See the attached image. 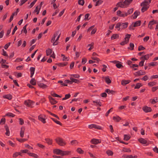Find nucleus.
Segmentation results:
<instances>
[{
  "label": "nucleus",
  "mask_w": 158,
  "mask_h": 158,
  "mask_svg": "<svg viewBox=\"0 0 158 158\" xmlns=\"http://www.w3.org/2000/svg\"><path fill=\"white\" fill-rule=\"evenodd\" d=\"M30 83L33 85H36V81L34 78H32L30 81Z\"/></svg>",
  "instance_id": "a18cd8bd"
},
{
  "label": "nucleus",
  "mask_w": 158,
  "mask_h": 158,
  "mask_svg": "<svg viewBox=\"0 0 158 158\" xmlns=\"http://www.w3.org/2000/svg\"><path fill=\"white\" fill-rule=\"evenodd\" d=\"M94 42H92L90 44H88L87 46V47H90V48L88 49V50L89 51L91 50L92 49H93L94 47Z\"/></svg>",
  "instance_id": "393cba45"
},
{
  "label": "nucleus",
  "mask_w": 158,
  "mask_h": 158,
  "mask_svg": "<svg viewBox=\"0 0 158 158\" xmlns=\"http://www.w3.org/2000/svg\"><path fill=\"white\" fill-rule=\"evenodd\" d=\"M60 34L59 31H57L54 34L53 37L52 38L51 42L53 43V45L55 46L57 45L58 43V40L60 37Z\"/></svg>",
  "instance_id": "f257e3e1"
},
{
  "label": "nucleus",
  "mask_w": 158,
  "mask_h": 158,
  "mask_svg": "<svg viewBox=\"0 0 158 158\" xmlns=\"http://www.w3.org/2000/svg\"><path fill=\"white\" fill-rule=\"evenodd\" d=\"M132 1V0H125L123 2L125 7H127V6H128Z\"/></svg>",
  "instance_id": "f3484780"
},
{
  "label": "nucleus",
  "mask_w": 158,
  "mask_h": 158,
  "mask_svg": "<svg viewBox=\"0 0 158 158\" xmlns=\"http://www.w3.org/2000/svg\"><path fill=\"white\" fill-rule=\"evenodd\" d=\"M87 61L86 59L85 58H83L82 59L81 63L83 64H84Z\"/></svg>",
  "instance_id": "0e129e2a"
},
{
  "label": "nucleus",
  "mask_w": 158,
  "mask_h": 158,
  "mask_svg": "<svg viewBox=\"0 0 158 158\" xmlns=\"http://www.w3.org/2000/svg\"><path fill=\"white\" fill-rule=\"evenodd\" d=\"M117 6H118L120 7L121 8L125 7L124 6V4L123 2V3L121 2L118 3L117 4Z\"/></svg>",
  "instance_id": "c9c22d12"
},
{
  "label": "nucleus",
  "mask_w": 158,
  "mask_h": 158,
  "mask_svg": "<svg viewBox=\"0 0 158 158\" xmlns=\"http://www.w3.org/2000/svg\"><path fill=\"white\" fill-rule=\"evenodd\" d=\"M48 98L49 100V101L52 104H55L57 103V102L52 97L49 96L48 97Z\"/></svg>",
  "instance_id": "4468645a"
},
{
  "label": "nucleus",
  "mask_w": 158,
  "mask_h": 158,
  "mask_svg": "<svg viewBox=\"0 0 158 158\" xmlns=\"http://www.w3.org/2000/svg\"><path fill=\"white\" fill-rule=\"evenodd\" d=\"M40 8L39 9V6H37L36 7L35 9L34 10V12H37V14L39 13Z\"/></svg>",
  "instance_id": "e2e57ef3"
},
{
  "label": "nucleus",
  "mask_w": 158,
  "mask_h": 158,
  "mask_svg": "<svg viewBox=\"0 0 158 158\" xmlns=\"http://www.w3.org/2000/svg\"><path fill=\"white\" fill-rule=\"evenodd\" d=\"M106 153L108 156H112L113 154V152L110 150L106 151Z\"/></svg>",
  "instance_id": "5fc2aeb1"
},
{
  "label": "nucleus",
  "mask_w": 158,
  "mask_h": 158,
  "mask_svg": "<svg viewBox=\"0 0 158 158\" xmlns=\"http://www.w3.org/2000/svg\"><path fill=\"white\" fill-rule=\"evenodd\" d=\"M143 6L141 9V11L143 12L147 10L149 7L148 6Z\"/></svg>",
  "instance_id": "37998d69"
},
{
  "label": "nucleus",
  "mask_w": 158,
  "mask_h": 158,
  "mask_svg": "<svg viewBox=\"0 0 158 158\" xmlns=\"http://www.w3.org/2000/svg\"><path fill=\"white\" fill-rule=\"evenodd\" d=\"M141 86H142V85L141 83H138L136 85L135 87V89H138Z\"/></svg>",
  "instance_id": "8fccbe9b"
},
{
  "label": "nucleus",
  "mask_w": 158,
  "mask_h": 158,
  "mask_svg": "<svg viewBox=\"0 0 158 158\" xmlns=\"http://www.w3.org/2000/svg\"><path fill=\"white\" fill-rule=\"evenodd\" d=\"M52 119L56 124L60 125H62V123L59 121L53 118H52Z\"/></svg>",
  "instance_id": "864d4df0"
},
{
  "label": "nucleus",
  "mask_w": 158,
  "mask_h": 158,
  "mask_svg": "<svg viewBox=\"0 0 158 158\" xmlns=\"http://www.w3.org/2000/svg\"><path fill=\"white\" fill-rule=\"evenodd\" d=\"M97 30V29L96 28H94L92 30L91 34V35L94 34L96 32Z\"/></svg>",
  "instance_id": "774afa93"
},
{
  "label": "nucleus",
  "mask_w": 158,
  "mask_h": 158,
  "mask_svg": "<svg viewBox=\"0 0 158 158\" xmlns=\"http://www.w3.org/2000/svg\"><path fill=\"white\" fill-rule=\"evenodd\" d=\"M52 51V49L48 48L46 50V53L47 56H50L51 55Z\"/></svg>",
  "instance_id": "cd10ccee"
},
{
  "label": "nucleus",
  "mask_w": 158,
  "mask_h": 158,
  "mask_svg": "<svg viewBox=\"0 0 158 158\" xmlns=\"http://www.w3.org/2000/svg\"><path fill=\"white\" fill-rule=\"evenodd\" d=\"M151 0H145L142 3L141 6H148V5L150 3Z\"/></svg>",
  "instance_id": "ddd939ff"
},
{
  "label": "nucleus",
  "mask_w": 158,
  "mask_h": 158,
  "mask_svg": "<svg viewBox=\"0 0 158 158\" xmlns=\"http://www.w3.org/2000/svg\"><path fill=\"white\" fill-rule=\"evenodd\" d=\"M44 117V115L41 114L39 115L38 117L39 119L44 123H46Z\"/></svg>",
  "instance_id": "f8f14e48"
},
{
  "label": "nucleus",
  "mask_w": 158,
  "mask_h": 158,
  "mask_svg": "<svg viewBox=\"0 0 158 158\" xmlns=\"http://www.w3.org/2000/svg\"><path fill=\"white\" fill-rule=\"evenodd\" d=\"M45 140L48 144L51 145L52 143V140L51 139L47 138L45 139Z\"/></svg>",
  "instance_id": "4c0bfd02"
},
{
  "label": "nucleus",
  "mask_w": 158,
  "mask_h": 158,
  "mask_svg": "<svg viewBox=\"0 0 158 158\" xmlns=\"http://www.w3.org/2000/svg\"><path fill=\"white\" fill-rule=\"evenodd\" d=\"M25 131V128L24 127H22L21 128L20 133V137L23 138L24 137Z\"/></svg>",
  "instance_id": "2eb2a0df"
},
{
  "label": "nucleus",
  "mask_w": 158,
  "mask_h": 158,
  "mask_svg": "<svg viewBox=\"0 0 158 158\" xmlns=\"http://www.w3.org/2000/svg\"><path fill=\"white\" fill-rule=\"evenodd\" d=\"M30 71L31 73L30 77H32L33 75L34 74V72L35 71V68L33 67H31L30 68Z\"/></svg>",
  "instance_id": "6ab92c4d"
},
{
  "label": "nucleus",
  "mask_w": 158,
  "mask_h": 158,
  "mask_svg": "<svg viewBox=\"0 0 158 158\" xmlns=\"http://www.w3.org/2000/svg\"><path fill=\"white\" fill-rule=\"evenodd\" d=\"M5 128L6 131L5 133L6 135L7 136H9L10 134V132L8 127L6 125L5 126Z\"/></svg>",
  "instance_id": "4be33fe9"
},
{
  "label": "nucleus",
  "mask_w": 158,
  "mask_h": 158,
  "mask_svg": "<svg viewBox=\"0 0 158 158\" xmlns=\"http://www.w3.org/2000/svg\"><path fill=\"white\" fill-rule=\"evenodd\" d=\"M19 155L22 156L21 153L20 152H15L13 154V157L14 158H16Z\"/></svg>",
  "instance_id": "e433bc0d"
},
{
  "label": "nucleus",
  "mask_w": 158,
  "mask_h": 158,
  "mask_svg": "<svg viewBox=\"0 0 158 158\" xmlns=\"http://www.w3.org/2000/svg\"><path fill=\"white\" fill-rule=\"evenodd\" d=\"M149 57H150V55L149 54H148L145 55L144 56H142L140 58V59H143V60H147L149 59Z\"/></svg>",
  "instance_id": "b1692460"
},
{
  "label": "nucleus",
  "mask_w": 158,
  "mask_h": 158,
  "mask_svg": "<svg viewBox=\"0 0 158 158\" xmlns=\"http://www.w3.org/2000/svg\"><path fill=\"white\" fill-rule=\"evenodd\" d=\"M28 150L27 149H24V150H20V152L25 153H29L28 152Z\"/></svg>",
  "instance_id": "052dcab7"
},
{
  "label": "nucleus",
  "mask_w": 158,
  "mask_h": 158,
  "mask_svg": "<svg viewBox=\"0 0 158 158\" xmlns=\"http://www.w3.org/2000/svg\"><path fill=\"white\" fill-rule=\"evenodd\" d=\"M88 153L89 154V156L93 158H97V157H96L95 154H93V153L89 152Z\"/></svg>",
  "instance_id": "6e6d98bb"
},
{
  "label": "nucleus",
  "mask_w": 158,
  "mask_h": 158,
  "mask_svg": "<svg viewBox=\"0 0 158 158\" xmlns=\"http://www.w3.org/2000/svg\"><path fill=\"white\" fill-rule=\"evenodd\" d=\"M119 37V35L117 34H114L111 37V39L113 40L117 39Z\"/></svg>",
  "instance_id": "473e14b6"
},
{
  "label": "nucleus",
  "mask_w": 158,
  "mask_h": 158,
  "mask_svg": "<svg viewBox=\"0 0 158 158\" xmlns=\"http://www.w3.org/2000/svg\"><path fill=\"white\" fill-rule=\"evenodd\" d=\"M6 122V119L5 118H2L0 122V124H3Z\"/></svg>",
  "instance_id": "13d9d810"
},
{
  "label": "nucleus",
  "mask_w": 158,
  "mask_h": 158,
  "mask_svg": "<svg viewBox=\"0 0 158 158\" xmlns=\"http://www.w3.org/2000/svg\"><path fill=\"white\" fill-rule=\"evenodd\" d=\"M37 1V0H34L33 2H32L31 3L30 5L29 6V8H31L35 4V2H36Z\"/></svg>",
  "instance_id": "680f3d73"
},
{
  "label": "nucleus",
  "mask_w": 158,
  "mask_h": 158,
  "mask_svg": "<svg viewBox=\"0 0 158 158\" xmlns=\"http://www.w3.org/2000/svg\"><path fill=\"white\" fill-rule=\"evenodd\" d=\"M102 1L101 0H98L96 1L95 5V6H97L101 5V4H102Z\"/></svg>",
  "instance_id": "de8ad7c7"
},
{
  "label": "nucleus",
  "mask_w": 158,
  "mask_h": 158,
  "mask_svg": "<svg viewBox=\"0 0 158 158\" xmlns=\"http://www.w3.org/2000/svg\"><path fill=\"white\" fill-rule=\"evenodd\" d=\"M55 140L57 143L60 146H64L66 144L65 142L60 138H57Z\"/></svg>",
  "instance_id": "f03ea898"
},
{
  "label": "nucleus",
  "mask_w": 158,
  "mask_h": 158,
  "mask_svg": "<svg viewBox=\"0 0 158 158\" xmlns=\"http://www.w3.org/2000/svg\"><path fill=\"white\" fill-rule=\"evenodd\" d=\"M70 143L72 145H76L77 144V142L76 140H72Z\"/></svg>",
  "instance_id": "bf43d9fd"
},
{
  "label": "nucleus",
  "mask_w": 158,
  "mask_h": 158,
  "mask_svg": "<svg viewBox=\"0 0 158 158\" xmlns=\"http://www.w3.org/2000/svg\"><path fill=\"white\" fill-rule=\"evenodd\" d=\"M71 153V151H62L61 156H64L69 155Z\"/></svg>",
  "instance_id": "a211bd4d"
},
{
  "label": "nucleus",
  "mask_w": 158,
  "mask_h": 158,
  "mask_svg": "<svg viewBox=\"0 0 158 158\" xmlns=\"http://www.w3.org/2000/svg\"><path fill=\"white\" fill-rule=\"evenodd\" d=\"M105 81L108 84L110 83L111 82L110 80L108 77H106L105 78Z\"/></svg>",
  "instance_id": "3c124183"
},
{
  "label": "nucleus",
  "mask_w": 158,
  "mask_h": 158,
  "mask_svg": "<svg viewBox=\"0 0 158 158\" xmlns=\"http://www.w3.org/2000/svg\"><path fill=\"white\" fill-rule=\"evenodd\" d=\"M71 97V95L70 94H66L65 97L62 99V100H64L69 98Z\"/></svg>",
  "instance_id": "58836bf2"
},
{
  "label": "nucleus",
  "mask_w": 158,
  "mask_h": 158,
  "mask_svg": "<svg viewBox=\"0 0 158 158\" xmlns=\"http://www.w3.org/2000/svg\"><path fill=\"white\" fill-rule=\"evenodd\" d=\"M139 141L142 144L145 145H148V143L147 142V141L145 139L141 138L139 139Z\"/></svg>",
  "instance_id": "0eeeda50"
},
{
  "label": "nucleus",
  "mask_w": 158,
  "mask_h": 158,
  "mask_svg": "<svg viewBox=\"0 0 158 158\" xmlns=\"http://www.w3.org/2000/svg\"><path fill=\"white\" fill-rule=\"evenodd\" d=\"M117 15L120 16L124 17L127 15V13L121 12L120 10L117 11Z\"/></svg>",
  "instance_id": "1a4fd4ad"
},
{
  "label": "nucleus",
  "mask_w": 158,
  "mask_h": 158,
  "mask_svg": "<svg viewBox=\"0 0 158 158\" xmlns=\"http://www.w3.org/2000/svg\"><path fill=\"white\" fill-rule=\"evenodd\" d=\"M16 139L20 143H23L27 140V139H19L18 138H16Z\"/></svg>",
  "instance_id": "f704fd0d"
},
{
  "label": "nucleus",
  "mask_w": 158,
  "mask_h": 158,
  "mask_svg": "<svg viewBox=\"0 0 158 158\" xmlns=\"http://www.w3.org/2000/svg\"><path fill=\"white\" fill-rule=\"evenodd\" d=\"M15 76L17 78L21 77L22 76V74L20 73H17V74L15 75Z\"/></svg>",
  "instance_id": "69168bd1"
},
{
  "label": "nucleus",
  "mask_w": 158,
  "mask_h": 158,
  "mask_svg": "<svg viewBox=\"0 0 158 158\" xmlns=\"http://www.w3.org/2000/svg\"><path fill=\"white\" fill-rule=\"evenodd\" d=\"M130 138V136L129 135H124V140L126 141L129 140Z\"/></svg>",
  "instance_id": "2f4dec72"
},
{
  "label": "nucleus",
  "mask_w": 158,
  "mask_h": 158,
  "mask_svg": "<svg viewBox=\"0 0 158 158\" xmlns=\"http://www.w3.org/2000/svg\"><path fill=\"white\" fill-rule=\"evenodd\" d=\"M131 82V81L130 80H123L121 81V84L123 85H125L128 83Z\"/></svg>",
  "instance_id": "412c9836"
},
{
  "label": "nucleus",
  "mask_w": 158,
  "mask_h": 158,
  "mask_svg": "<svg viewBox=\"0 0 158 158\" xmlns=\"http://www.w3.org/2000/svg\"><path fill=\"white\" fill-rule=\"evenodd\" d=\"M143 110L146 113L150 112L152 111V109L151 107L147 106L143 107L142 108Z\"/></svg>",
  "instance_id": "6e6552de"
},
{
  "label": "nucleus",
  "mask_w": 158,
  "mask_h": 158,
  "mask_svg": "<svg viewBox=\"0 0 158 158\" xmlns=\"http://www.w3.org/2000/svg\"><path fill=\"white\" fill-rule=\"evenodd\" d=\"M8 143L12 147H14L15 146V143H13L11 141H9Z\"/></svg>",
  "instance_id": "338daca9"
},
{
  "label": "nucleus",
  "mask_w": 158,
  "mask_h": 158,
  "mask_svg": "<svg viewBox=\"0 0 158 158\" xmlns=\"http://www.w3.org/2000/svg\"><path fill=\"white\" fill-rule=\"evenodd\" d=\"M137 73L139 75H145L146 74V73L143 71L142 70H140L139 71L137 72Z\"/></svg>",
  "instance_id": "ea45409f"
},
{
  "label": "nucleus",
  "mask_w": 158,
  "mask_h": 158,
  "mask_svg": "<svg viewBox=\"0 0 158 158\" xmlns=\"http://www.w3.org/2000/svg\"><path fill=\"white\" fill-rule=\"evenodd\" d=\"M141 23L140 20H138L136 21L134 23L132 24L130 27V29H133V30L134 29L133 28V27H135L138 26L140 25Z\"/></svg>",
  "instance_id": "20e7f679"
},
{
  "label": "nucleus",
  "mask_w": 158,
  "mask_h": 158,
  "mask_svg": "<svg viewBox=\"0 0 158 158\" xmlns=\"http://www.w3.org/2000/svg\"><path fill=\"white\" fill-rule=\"evenodd\" d=\"M34 104V102L30 100H27L24 101V104L27 106L31 107H33V105Z\"/></svg>",
  "instance_id": "7ed1b4c3"
},
{
  "label": "nucleus",
  "mask_w": 158,
  "mask_h": 158,
  "mask_svg": "<svg viewBox=\"0 0 158 158\" xmlns=\"http://www.w3.org/2000/svg\"><path fill=\"white\" fill-rule=\"evenodd\" d=\"M28 154L30 156L33 157L35 158H38V156L34 153L29 152L28 153Z\"/></svg>",
  "instance_id": "a878e982"
},
{
  "label": "nucleus",
  "mask_w": 158,
  "mask_h": 158,
  "mask_svg": "<svg viewBox=\"0 0 158 158\" xmlns=\"http://www.w3.org/2000/svg\"><path fill=\"white\" fill-rule=\"evenodd\" d=\"M88 127L90 129L95 128L97 129H102V127L100 126L94 124L89 125Z\"/></svg>",
  "instance_id": "39448f33"
},
{
  "label": "nucleus",
  "mask_w": 158,
  "mask_h": 158,
  "mask_svg": "<svg viewBox=\"0 0 158 158\" xmlns=\"http://www.w3.org/2000/svg\"><path fill=\"white\" fill-rule=\"evenodd\" d=\"M150 101L152 104H154L158 102V98L155 97L153 99H150Z\"/></svg>",
  "instance_id": "bb28decb"
},
{
  "label": "nucleus",
  "mask_w": 158,
  "mask_h": 158,
  "mask_svg": "<svg viewBox=\"0 0 158 158\" xmlns=\"http://www.w3.org/2000/svg\"><path fill=\"white\" fill-rule=\"evenodd\" d=\"M27 24H26V25H25V26H24L23 27V28L22 30V31L23 32H24V33H25V34H26L27 32V30L26 29V27H27Z\"/></svg>",
  "instance_id": "09e8293b"
},
{
  "label": "nucleus",
  "mask_w": 158,
  "mask_h": 158,
  "mask_svg": "<svg viewBox=\"0 0 158 158\" xmlns=\"http://www.w3.org/2000/svg\"><path fill=\"white\" fill-rule=\"evenodd\" d=\"M131 35L129 34H127L125 35V37L124 38V40L127 41L128 42H129V39L131 37Z\"/></svg>",
  "instance_id": "72a5a7b5"
},
{
  "label": "nucleus",
  "mask_w": 158,
  "mask_h": 158,
  "mask_svg": "<svg viewBox=\"0 0 158 158\" xmlns=\"http://www.w3.org/2000/svg\"><path fill=\"white\" fill-rule=\"evenodd\" d=\"M6 116H8L10 117H13L15 116V115L11 113H7Z\"/></svg>",
  "instance_id": "49530a36"
},
{
  "label": "nucleus",
  "mask_w": 158,
  "mask_h": 158,
  "mask_svg": "<svg viewBox=\"0 0 158 158\" xmlns=\"http://www.w3.org/2000/svg\"><path fill=\"white\" fill-rule=\"evenodd\" d=\"M78 3L79 5L83 6L84 4L85 1L84 0H79Z\"/></svg>",
  "instance_id": "4d7b16f0"
},
{
  "label": "nucleus",
  "mask_w": 158,
  "mask_h": 158,
  "mask_svg": "<svg viewBox=\"0 0 158 158\" xmlns=\"http://www.w3.org/2000/svg\"><path fill=\"white\" fill-rule=\"evenodd\" d=\"M93 102L94 103H96V105H99L100 106H101V103L99 100L94 101H93Z\"/></svg>",
  "instance_id": "79ce46f5"
},
{
  "label": "nucleus",
  "mask_w": 158,
  "mask_h": 158,
  "mask_svg": "<svg viewBox=\"0 0 158 158\" xmlns=\"http://www.w3.org/2000/svg\"><path fill=\"white\" fill-rule=\"evenodd\" d=\"M70 80H71V83L74 82L76 83H79L80 82V81L79 80L73 78L72 77H71L70 78Z\"/></svg>",
  "instance_id": "dca6fc26"
},
{
  "label": "nucleus",
  "mask_w": 158,
  "mask_h": 158,
  "mask_svg": "<svg viewBox=\"0 0 158 158\" xmlns=\"http://www.w3.org/2000/svg\"><path fill=\"white\" fill-rule=\"evenodd\" d=\"M51 95L54 97L61 98V97L54 93L51 92Z\"/></svg>",
  "instance_id": "c03bdc74"
},
{
  "label": "nucleus",
  "mask_w": 158,
  "mask_h": 158,
  "mask_svg": "<svg viewBox=\"0 0 158 158\" xmlns=\"http://www.w3.org/2000/svg\"><path fill=\"white\" fill-rule=\"evenodd\" d=\"M101 140L99 139H93L91 140L90 142L94 144H97L101 143Z\"/></svg>",
  "instance_id": "423d86ee"
},
{
  "label": "nucleus",
  "mask_w": 158,
  "mask_h": 158,
  "mask_svg": "<svg viewBox=\"0 0 158 158\" xmlns=\"http://www.w3.org/2000/svg\"><path fill=\"white\" fill-rule=\"evenodd\" d=\"M113 120L116 122H119L121 119V118L119 116H116L113 117Z\"/></svg>",
  "instance_id": "7c9ffc66"
},
{
  "label": "nucleus",
  "mask_w": 158,
  "mask_h": 158,
  "mask_svg": "<svg viewBox=\"0 0 158 158\" xmlns=\"http://www.w3.org/2000/svg\"><path fill=\"white\" fill-rule=\"evenodd\" d=\"M121 28L123 29L126 28L127 26V23H120Z\"/></svg>",
  "instance_id": "c756f323"
},
{
  "label": "nucleus",
  "mask_w": 158,
  "mask_h": 158,
  "mask_svg": "<svg viewBox=\"0 0 158 158\" xmlns=\"http://www.w3.org/2000/svg\"><path fill=\"white\" fill-rule=\"evenodd\" d=\"M39 86L43 89H45L48 87V86L46 85L43 83H40L38 84Z\"/></svg>",
  "instance_id": "5701e85b"
},
{
  "label": "nucleus",
  "mask_w": 158,
  "mask_h": 158,
  "mask_svg": "<svg viewBox=\"0 0 158 158\" xmlns=\"http://www.w3.org/2000/svg\"><path fill=\"white\" fill-rule=\"evenodd\" d=\"M3 97L4 98H6L9 100L12 98V96L10 94L4 95L3 96Z\"/></svg>",
  "instance_id": "aec40b11"
},
{
  "label": "nucleus",
  "mask_w": 158,
  "mask_h": 158,
  "mask_svg": "<svg viewBox=\"0 0 158 158\" xmlns=\"http://www.w3.org/2000/svg\"><path fill=\"white\" fill-rule=\"evenodd\" d=\"M156 23V20H151L149 23L148 27L150 29H152V25Z\"/></svg>",
  "instance_id": "9b49d317"
},
{
  "label": "nucleus",
  "mask_w": 158,
  "mask_h": 158,
  "mask_svg": "<svg viewBox=\"0 0 158 158\" xmlns=\"http://www.w3.org/2000/svg\"><path fill=\"white\" fill-rule=\"evenodd\" d=\"M139 12L137 11H136L134 13V15H132V17L133 19H135L137 18V17L138 15Z\"/></svg>",
  "instance_id": "c85d7f7f"
},
{
  "label": "nucleus",
  "mask_w": 158,
  "mask_h": 158,
  "mask_svg": "<svg viewBox=\"0 0 158 158\" xmlns=\"http://www.w3.org/2000/svg\"><path fill=\"white\" fill-rule=\"evenodd\" d=\"M156 84V83L155 81L150 82L148 83V85L150 87L153 86L155 85Z\"/></svg>",
  "instance_id": "a19ab883"
},
{
  "label": "nucleus",
  "mask_w": 158,
  "mask_h": 158,
  "mask_svg": "<svg viewBox=\"0 0 158 158\" xmlns=\"http://www.w3.org/2000/svg\"><path fill=\"white\" fill-rule=\"evenodd\" d=\"M62 150L59 149H56L53 150V152L54 153L57 155H61Z\"/></svg>",
  "instance_id": "9d476101"
},
{
  "label": "nucleus",
  "mask_w": 158,
  "mask_h": 158,
  "mask_svg": "<svg viewBox=\"0 0 158 158\" xmlns=\"http://www.w3.org/2000/svg\"><path fill=\"white\" fill-rule=\"evenodd\" d=\"M157 63L156 62H152L148 64L149 66H154L157 65Z\"/></svg>",
  "instance_id": "603ef678"
}]
</instances>
